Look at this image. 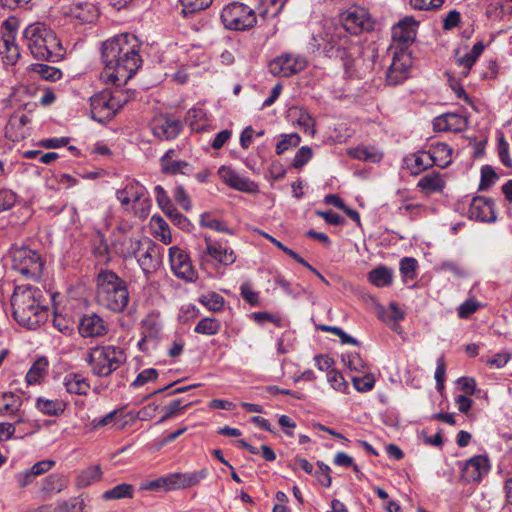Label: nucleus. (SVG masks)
Wrapping results in <instances>:
<instances>
[{"mask_svg": "<svg viewBox=\"0 0 512 512\" xmlns=\"http://www.w3.org/2000/svg\"><path fill=\"white\" fill-rule=\"evenodd\" d=\"M200 225L218 232L232 234L226 223L219 218L213 217L210 213H203L200 216Z\"/></svg>", "mask_w": 512, "mask_h": 512, "instance_id": "nucleus-43", "label": "nucleus"}, {"mask_svg": "<svg viewBox=\"0 0 512 512\" xmlns=\"http://www.w3.org/2000/svg\"><path fill=\"white\" fill-rule=\"evenodd\" d=\"M313 152L312 149L308 146L301 147L292 162V165L294 168L299 169L303 167L311 158H312Z\"/></svg>", "mask_w": 512, "mask_h": 512, "instance_id": "nucleus-60", "label": "nucleus"}, {"mask_svg": "<svg viewBox=\"0 0 512 512\" xmlns=\"http://www.w3.org/2000/svg\"><path fill=\"white\" fill-rule=\"evenodd\" d=\"M417 261L414 258L405 257L400 262V272L405 281L416 277Z\"/></svg>", "mask_w": 512, "mask_h": 512, "instance_id": "nucleus-53", "label": "nucleus"}, {"mask_svg": "<svg viewBox=\"0 0 512 512\" xmlns=\"http://www.w3.org/2000/svg\"><path fill=\"white\" fill-rule=\"evenodd\" d=\"M157 203L161 210L166 216H168L174 224L178 225L182 229H186L189 226L188 219L179 213L173 206L164 188L160 185L154 188Z\"/></svg>", "mask_w": 512, "mask_h": 512, "instance_id": "nucleus-19", "label": "nucleus"}, {"mask_svg": "<svg viewBox=\"0 0 512 512\" xmlns=\"http://www.w3.org/2000/svg\"><path fill=\"white\" fill-rule=\"evenodd\" d=\"M221 322L216 318L206 317L201 319L194 328V332L202 335L213 336L221 330Z\"/></svg>", "mask_w": 512, "mask_h": 512, "instance_id": "nucleus-42", "label": "nucleus"}, {"mask_svg": "<svg viewBox=\"0 0 512 512\" xmlns=\"http://www.w3.org/2000/svg\"><path fill=\"white\" fill-rule=\"evenodd\" d=\"M162 250L163 248L156 243L146 240L143 242L141 251L137 253L135 258L147 278L160 267Z\"/></svg>", "mask_w": 512, "mask_h": 512, "instance_id": "nucleus-12", "label": "nucleus"}, {"mask_svg": "<svg viewBox=\"0 0 512 512\" xmlns=\"http://www.w3.org/2000/svg\"><path fill=\"white\" fill-rule=\"evenodd\" d=\"M162 171L166 174L175 175L178 173L189 175L192 172L191 165L186 161H171L168 164H164Z\"/></svg>", "mask_w": 512, "mask_h": 512, "instance_id": "nucleus-49", "label": "nucleus"}, {"mask_svg": "<svg viewBox=\"0 0 512 512\" xmlns=\"http://www.w3.org/2000/svg\"><path fill=\"white\" fill-rule=\"evenodd\" d=\"M307 61L303 56L283 54L269 63V70L275 76L289 77L303 71Z\"/></svg>", "mask_w": 512, "mask_h": 512, "instance_id": "nucleus-10", "label": "nucleus"}, {"mask_svg": "<svg viewBox=\"0 0 512 512\" xmlns=\"http://www.w3.org/2000/svg\"><path fill=\"white\" fill-rule=\"evenodd\" d=\"M221 20L227 29L245 31L256 25L257 15L249 6L240 2H233L223 8Z\"/></svg>", "mask_w": 512, "mask_h": 512, "instance_id": "nucleus-7", "label": "nucleus"}, {"mask_svg": "<svg viewBox=\"0 0 512 512\" xmlns=\"http://www.w3.org/2000/svg\"><path fill=\"white\" fill-rule=\"evenodd\" d=\"M172 478H173V474H171L167 477L158 478L156 480L150 481L147 484L143 485L142 489H145V490H159V489L174 490L175 484H174V480Z\"/></svg>", "mask_w": 512, "mask_h": 512, "instance_id": "nucleus-50", "label": "nucleus"}, {"mask_svg": "<svg viewBox=\"0 0 512 512\" xmlns=\"http://www.w3.org/2000/svg\"><path fill=\"white\" fill-rule=\"evenodd\" d=\"M131 98L132 94L128 91H123L118 88L111 90L112 108L114 110V114L116 115L120 109H122V107L131 100Z\"/></svg>", "mask_w": 512, "mask_h": 512, "instance_id": "nucleus-47", "label": "nucleus"}, {"mask_svg": "<svg viewBox=\"0 0 512 512\" xmlns=\"http://www.w3.org/2000/svg\"><path fill=\"white\" fill-rule=\"evenodd\" d=\"M207 475V470L202 469L191 473H175L172 479L174 480L175 489H181L197 485L201 480L205 479Z\"/></svg>", "mask_w": 512, "mask_h": 512, "instance_id": "nucleus-31", "label": "nucleus"}, {"mask_svg": "<svg viewBox=\"0 0 512 512\" xmlns=\"http://www.w3.org/2000/svg\"><path fill=\"white\" fill-rule=\"evenodd\" d=\"M204 118L205 113L201 108H192L188 110L185 119L193 130H199L201 127L197 124Z\"/></svg>", "mask_w": 512, "mask_h": 512, "instance_id": "nucleus-63", "label": "nucleus"}, {"mask_svg": "<svg viewBox=\"0 0 512 512\" xmlns=\"http://www.w3.org/2000/svg\"><path fill=\"white\" fill-rule=\"evenodd\" d=\"M163 321L159 312H151L142 320V330L145 339H158L161 337Z\"/></svg>", "mask_w": 512, "mask_h": 512, "instance_id": "nucleus-29", "label": "nucleus"}, {"mask_svg": "<svg viewBox=\"0 0 512 512\" xmlns=\"http://www.w3.org/2000/svg\"><path fill=\"white\" fill-rule=\"evenodd\" d=\"M352 383L357 391L368 392L373 389L375 385V378L373 374L365 372L363 376H353Z\"/></svg>", "mask_w": 512, "mask_h": 512, "instance_id": "nucleus-48", "label": "nucleus"}, {"mask_svg": "<svg viewBox=\"0 0 512 512\" xmlns=\"http://www.w3.org/2000/svg\"><path fill=\"white\" fill-rule=\"evenodd\" d=\"M30 122V118L25 114L14 112L5 126V136L13 142L24 139L29 133L26 125Z\"/></svg>", "mask_w": 512, "mask_h": 512, "instance_id": "nucleus-22", "label": "nucleus"}, {"mask_svg": "<svg viewBox=\"0 0 512 512\" xmlns=\"http://www.w3.org/2000/svg\"><path fill=\"white\" fill-rule=\"evenodd\" d=\"M206 253L214 260L223 265H231L235 262L236 256L232 249L223 247L222 245L212 242L209 237H205Z\"/></svg>", "mask_w": 512, "mask_h": 512, "instance_id": "nucleus-26", "label": "nucleus"}, {"mask_svg": "<svg viewBox=\"0 0 512 512\" xmlns=\"http://www.w3.org/2000/svg\"><path fill=\"white\" fill-rule=\"evenodd\" d=\"M6 31L2 35L0 42V54L6 65H15L20 58V50L16 43V35L13 25L5 22Z\"/></svg>", "mask_w": 512, "mask_h": 512, "instance_id": "nucleus-16", "label": "nucleus"}, {"mask_svg": "<svg viewBox=\"0 0 512 512\" xmlns=\"http://www.w3.org/2000/svg\"><path fill=\"white\" fill-rule=\"evenodd\" d=\"M142 246L143 242L132 234L115 235V239L111 243L112 251L124 259L136 257Z\"/></svg>", "mask_w": 512, "mask_h": 512, "instance_id": "nucleus-17", "label": "nucleus"}, {"mask_svg": "<svg viewBox=\"0 0 512 512\" xmlns=\"http://www.w3.org/2000/svg\"><path fill=\"white\" fill-rule=\"evenodd\" d=\"M480 307V303L474 299H468L464 303H462L458 310L457 314L459 318L466 319L473 313H475Z\"/></svg>", "mask_w": 512, "mask_h": 512, "instance_id": "nucleus-61", "label": "nucleus"}, {"mask_svg": "<svg viewBox=\"0 0 512 512\" xmlns=\"http://www.w3.org/2000/svg\"><path fill=\"white\" fill-rule=\"evenodd\" d=\"M97 301L113 312H123L129 303L126 282L111 270H101L97 276Z\"/></svg>", "mask_w": 512, "mask_h": 512, "instance_id": "nucleus-4", "label": "nucleus"}, {"mask_svg": "<svg viewBox=\"0 0 512 512\" xmlns=\"http://www.w3.org/2000/svg\"><path fill=\"white\" fill-rule=\"evenodd\" d=\"M63 385L71 394L86 395L90 389L87 378L80 373H68L64 376Z\"/></svg>", "mask_w": 512, "mask_h": 512, "instance_id": "nucleus-28", "label": "nucleus"}, {"mask_svg": "<svg viewBox=\"0 0 512 512\" xmlns=\"http://www.w3.org/2000/svg\"><path fill=\"white\" fill-rule=\"evenodd\" d=\"M134 493V487L131 484L122 483L119 484L102 494L104 500H120L124 498H132Z\"/></svg>", "mask_w": 512, "mask_h": 512, "instance_id": "nucleus-39", "label": "nucleus"}, {"mask_svg": "<svg viewBox=\"0 0 512 512\" xmlns=\"http://www.w3.org/2000/svg\"><path fill=\"white\" fill-rule=\"evenodd\" d=\"M23 38L35 59L57 62L64 55L56 33L42 23L28 25L23 31Z\"/></svg>", "mask_w": 512, "mask_h": 512, "instance_id": "nucleus-3", "label": "nucleus"}, {"mask_svg": "<svg viewBox=\"0 0 512 512\" xmlns=\"http://www.w3.org/2000/svg\"><path fill=\"white\" fill-rule=\"evenodd\" d=\"M102 471L100 465H94L81 471L76 479V485L79 488H84L92 483L100 480Z\"/></svg>", "mask_w": 512, "mask_h": 512, "instance_id": "nucleus-36", "label": "nucleus"}, {"mask_svg": "<svg viewBox=\"0 0 512 512\" xmlns=\"http://www.w3.org/2000/svg\"><path fill=\"white\" fill-rule=\"evenodd\" d=\"M22 397L13 392L0 394V415L19 416Z\"/></svg>", "mask_w": 512, "mask_h": 512, "instance_id": "nucleus-30", "label": "nucleus"}, {"mask_svg": "<svg viewBox=\"0 0 512 512\" xmlns=\"http://www.w3.org/2000/svg\"><path fill=\"white\" fill-rule=\"evenodd\" d=\"M86 360L95 376L107 377L126 361V354L119 346L98 345L89 349Z\"/></svg>", "mask_w": 512, "mask_h": 512, "instance_id": "nucleus-5", "label": "nucleus"}, {"mask_svg": "<svg viewBox=\"0 0 512 512\" xmlns=\"http://www.w3.org/2000/svg\"><path fill=\"white\" fill-rule=\"evenodd\" d=\"M327 380L331 384V386L337 391L344 392L345 389L348 387V384L344 380L342 374L336 370L332 369L328 371Z\"/></svg>", "mask_w": 512, "mask_h": 512, "instance_id": "nucleus-62", "label": "nucleus"}, {"mask_svg": "<svg viewBox=\"0 0 512 512\" xmlns=\"http://www.w3.org/2000/svg\"><path fill=\"white\" fill-rule=\"evenodd\" d=\"M347 153L352 158L373 163L380 161L382 158L381 153H379L373 147L368 146L350 148Z\"/></svg>", "mask_w": 512, "mask_h": 512, "instance_id": "nucleus-34", "label": "nucleus"}, {"mask_svg": "<svg viewBox=\"0 0 512 512\" xmlns=\"http://www.w3.org/2000/svg\"><path fill=\"white\" fill-rule=\"evenodd\" d=\"M37 408L47 415H59L64 411L63 404L58 400H50L39 397L36 401Z\"/></svg>", "mask_w": 512, "mask_h": 512, "instance_id": "nucleus-45", "label": "nucleus"}, {"mask_svg": "<svg viewBox=\"0 0 512 512\" xmlns=\"http://www.w3.org/2000/svg\"><path fill=\"white\" fill-rule=\"evenodd\" d=\"M217 174L220 179L232 189L246 193L257 191V185L253 181L249 180L247 177L241 176L231 167L221 166Z\"/></svg>", "mask_w": 512, "mask_h": 512, "instance_id": "nucleus-18", "label": "nucleus"}, {"mask_svg": "<svg viewBox=\"0 0 512 512\" xmlns=\"http://www.w3.org/2000/svg\"><path fill=\"white\" fill-rule=\"evenodd\" d=\"M411 64V55L406 49L398 50L397 48H394L392 63L390 64L386 74L387 83L395 86L406 80L409 75Z\"/></svg>", "mask_w": 512, "mask_h": 512, "instance_id": "nucleus-9", "label": "nucleus"}, {"mask_svg": "<svg viewBox=\"0 0 512 512\" xmlns=\"http://www.w3.org/2000/svg\"><path fill=\"white\" fill-rule=\"evenodd\" d=\"M212 4V0H180L178 8L180 14L187 18L201 12Z\"/></svg>", "mask_w": 512, "mask_h": 512, "instance_id": "nucleus-32", "label": "nucleus"}, {"mask_svg": "<svg viewBox=\"0 0 512 512\" xmlns=\"http://www.w3.org/2000/svg\"><path fill=\"white\" fill-rule=\"evenodd\" d=\"M47 368H48L47 359L44 357L38 358L33 363V365L31 366V368L29 369V371L26 374L27 383L34 384V383L39 382L40 379H42L45 376V374L47 372Z\"/></svg>", "mask_w": 512, "mask_h": 512, "instance_id": "nucleus-40", "label": "nucleus"}, {"mask_svg": "<svg viewBox=\"0 0 512 512\" xmlns=\"http://www.w3.org/2000/svg\"><path fill=\"white\" fill-rule=\"evenodd\" d=\"M490 465L487 457L477 455L467 460L461 466V479L464 482H480L484 475L489 472Z\"/></svg>", "mask_w": 512, "mask_h": 512, "instance_id": "nucleus-15", "label": "nucleus"}, {"mask_svg": "<svg viewBox=\"0 0 512 512\" xmlns=\"http://www.w3.org/2000/svg\"><path fill=\"white\" fill-rule=\"evenodd\" d=\"M66 487L65 478L60 474H50L42 482L41 491L45 494H53L62 491Z\"/></svg>", "mask_w": 512, "mask_h": 512, "instance_id": "nucleus-38", "label": "nucleus"}, {"mask_svg": "<svg viewBox=\"0 0 512 512\" xmlns=\"http://www.w3.org/2000/svg\"><path fill=\"white\" fill-rule=\"evenodd\" d=\"M42 291L32 286H17L11 297L14 319L22 326L35 329L46 318L41 302Z\"/></svg>", "mask_w": 512, "mask_h": 512, "instance_id": "nucleus-2", "label": "nucleus"}, {"mask_svg": "<svg viewBox=\"0 0 512 512\" xmlns=\"http://www.w3.org/2000/svg\"><path fill=\"white\" fill-rule=\"evenodd\" d=\"M34 72L38 73L43 79L48 81H56L62 77V72L58 68L48 66L46 64H34L32 66Z\"/></svg>", "mask_w": 512, "mask_h": 512, "instance_id": "nucleus-46", "label": "nucleus"}, {"mask_svg": "<svg viewBox=\"0 0 512 512\" xmlns=\"http://www.w3.org/2000/svg\"><path fill=\"white\" fill-rule=\"evenodd\" d=\"M169 261L172 271L178 278L185 281H193L195 279V270L184 250L177 246L170 247Z\"/></svg>", "mask_w": 512, "mask_h": 512, "instance_id": "nucleus-13", "label": "nucleus"}, {"mask_svg": "<svg viewBox=\"0 0 512 512\" xmlns=\"http://www.w3.org/2000/svg\"><path fill=\"white\" fill-rule=\"evenodd\" d=\"M417 187L427 195L441 193L445 187V179L441 173L432 171L420 178Z\"/></svg>", "mask_w": 512, "mask_h": 512, "instance_id": "nucleus-27", "label": "nucleus"}, {"mask_svg": "<svg viewBox=\"0 0 512 512\" xmlns=\"http://www.w3.org/2000/svg\"><path fill=\"white\" fill-rule=\"evenodd\" d=\"M342 22L345 30L354 35L369 32L374 28V21L368 11L360 7L348 10L343 16Z\"/></svg>", "mask_w": 512, "mask_h": 512, "instance_id": "nucleus-11", "label": "nucleus"}, {"mask_svg": "<svg viewBox=\"0 0 512 512\" xmlns=\"http://www.w3.org/2000/svg\"><path fill=\"white\" fill-rule=\"evenodd\" d=\"M498 156L502 162L503 165L506 167L511 168L512 167V159L509 155V144L505 140L504 136L501 135L498 139Z\"/></svg>", "mask_w": 512, "mask_h": 512, "instance_id": "nucleus-58", "label": "nucleus"}, {"mask_svg": "<svg viewBox=\"0 0 512 512\" xmlns=\"http://www.w3.org/2000/svg\"><path fill=\"white\" fill-rule=\"evenodd\" d=\"M452 149L446 143H439L430 154L438 156V166L445 167L450 163Z\"/></svg>", "mask_w": 512, "mask_h": 512, "instance_id": "nucleus-54", "label": "nucleus"}, {"mask_svg": "<svg viewBox=\"0 0 512 512\" xmlns=\"http://www.w3.org/2000/svg\"><path fill=\"white\" fill-rule=\"evenodd\" d=\"M419 24L420 21L416 20L413 16H405L403 19L393 25V46H391L390 50H392L394 46L397 49L407 50V47L411 45L416 39Z\"/></svg>", "mask_w": 512, "mask_h": 512, "instance_id": "nucleus-8", "label": "nucleus"}, {"mask_svg": "<svg viewBox=\"0 0 512 512\" xmlns=\"http://www.w3.org/2000/svg\"><path fill=\"white\" fill-rule=\"evenodd\" d=\"M342 360L350 370L365 373L366 363L358 353L345 354Z\"/></svg>", "mask_w": 512, "mask_h": 512, "instance_id": "nucleus-52", "label": "nucleus"}, {"mask_svg": "<svg viewBox=\"0 0 512 512\" xmlns=\"http://www.w3.org/2000/svg\"><path fill=\"white\" fill-rule=\"evenodd\" d=\"M17 196L12 190H0V212L10 209L14 206Z\"/></svg>", "mask_w": 512, "mask_h": 512, "instance_id": "nucleus-64", "label": "nucleus"}, {"mask_svg": "<svg viewBox=\"0 0 512 512\" xmlns=\"http://www.w3.org/2000/svg\"><path fill=\"white\" fill-rule=\"evenodd\" d=\"M242 298L252 306L259 304V293L255 291L249 282H245L240 287Z\"/></svg>", "mask_w": 512, "mask_h": 512, "instance_id": "nucleus-59", "label": "nucleus"}, {"mask_svg": "<svg viewBox=\"0 0 512 512\" xmlns=\"http://www.w3.org/2000/svg\"><path fill=\"white\" fill-rule=\"evenodd\" d=\"M438 164V156L430 154V152H419L414 156V164L412 166V173L418 174L423 170Z\"/></svg>", "mask_w": 512, "mask_h": 512, "instance_id": "nucleus-37", "label": "nucleus"}, {"mask_svg": "<svg viewBox=\"0 0 512 512\" xmlns=\"http://www.w3.org/2000/svg\"><path fill=\"white\" fill-rule=\"evenodd\" d=\"M73 14L84 22H93L98 17V9L93 3L78 2L73 8Z\"/></svg>", "mask_w": 512, "mask_h": 512, "instance_id": "nucleus-35", "label": "nucleus"}, {"mask_svg": "<svg viewBox=\"0 0 512 512\" xmlns=\"http://www.w3.org/2000/svg\"><path fill=\"white\" fill-rule=\"evenodd\" d=\"M465 127V118L456 113H445L433 120V128L437 132H459Z\"/></svg>", "mask_w": 512, "mask_h": 512, "instance_id": "nucleus-24", "label": "nucleus"}, {"mask_svg": "<svg viewBox=\"0 0 512 512\" xmlns=\"http://www.w3.org/2000/svg\"><path fill=\"white\" fill-rule=\"evenodd\" d=\"M469 217L481 222H494L496 220L493 202L485 197H474L468 210Z\"/></svg>", "mask_w": 512, "mask_h": 512, "instance_id": "nucleus-21", "label": "nucleus"}, {"mask_svg": "<svg viewBox=\"0 0 512 512\" xmlns=\"http://www.w3.org/2000/svg\"><path fill=\"white\" fill-rule=\"evenodd\" d=\"M368 279L377 287L388 286L392 283V272L387 267L381 266L370 271Z\"/></svg>", "mask_w": 512, "mask_h": 512, "instance_id": "nucleus-41", "label": "nucleus"}, {"mask_svg": "<svg viewBox=\"0 0 512 512\" xmlns=\"http://www.w3.org/2000/svg\"><path fill=\"white\" fill-rule=\"evenodd\" d=\"M92 118L100 123L111 120L115 114L112 108L111 90L105 89L90 98Z\"/></svg>", "mask_w": 512, "mask_h": 512, "instance_id": "nucleus-14", "label": "nucleus"}, {"mask_svg": "<svg viewBox=\"0 0 512 512\" xmlns=\"http://www.w3.org/2000/svg\"><path fill=\"white\" fill-rule=\"evenodd\" d=\"M12 268L27 279L39 280L44 261L40 254L28 247H18L11 251Z\"/></svg>", "mask_w": 512, "mask_h": 512, "instance_id": "nucleus-6", "label": "nucleus"}, {"mask_svg": "<svg viewBox=\"0 0 512 512\" xmlns=\"http://www.w3.org/2000/svg\"><path fill=\"white\" fill-rule=\"evenodd\" d=\"M86 504L81 498H73L58 506L57 512H86Z\"/></svg>", "mask_w": 512, "mask_h": 512, "instance_id": "nucleus-56", "label": "nucleus"}, {"mask_svg": "<svg viewBox=\"0 0 512 512\" xmlns=\"http://www.w3.org/2000/svg\"><path fill=\"white\" fill-rule=\"evenodd\" d=\"M140 47L138 38L129 33L106 40L102 45L103 80L116 86L126 84L142 64Z\"/></svg>", "mask_w": 512, "mask_h": 512, "instance_id": "nucleus-1", "label": "nucleus"}, {"mask_svg": "<svg viewBox=\"0 0 512 512\" xmlns=\"http://www.w3.org/2000/svg\"><path fill=\"white\" fill-rule=\"evenodd\" d=\"M78 330L82 337H101L107 334L108 326L103 318L93 313L81 318Z\"/></svg>", "mask_w": 512, "mask_h": 512, "instance_id": "nucleus-20", "label": "nucleus"}, {"mask_svg": "<svg viewBox=\"0 0 512 512\" xmlns=\"http://www.w3.org/2000/svg\"><path fill=\"white\" fill-rule=\"evenodd\" d=\"M287 0H264L258 9V16L263 20L278 16Z\"/></svg>", "mask_w": 512, "mask_h": 512, "instance_id": "nucleus-33", "label": "nucleus"}, {"mask_svg": "<svg viewBox=\"0 0 512 512\" xmlns=\"http://www.w3.org/2000/svg\"><path fill=\"white\" fill-rule=\"evenodd\" d=\"M117 199L123 206H127L130 203L136 205L140 203L143 205L147 202V198L144 197V187L138 183H129L124 189L117 192ZM135 209V206H133Z\"/></svg>", "mask_w": 512, "mask_h": 512, "instance_id": "nucleus-25", "label": "nucleus"}, {"mask_svg": "<svg viewBox=\"0 0 512 512\" xmlns=\"http://www.w3.org/2000/svg\"><path fill=\"white\" fill-rule=\"evenodd\" d=\"M198 301L205 306L208 310L213 312H219L224 307V298L216 293V292H210L204 295H201L198 299Z\"/></svg>", "mask_w": 512, "mask_h": 512, "instance_id": "nucleus-44", "label": "nucleus"}, {"mask_svg": "<svg viewBox=\"0 0 512 512\" xmlns=\"http://www.w3.org/2000/svg\"><path fill=\"white\" fill-rule=\"evenodd\" d=\"M158 377V371L153 368H148L140 372L136 379L132 382L133 387H141L148 382L155 381Z\"/></svg>", "mask_w": 512, "mask_h": 512, "instance_id": "nucleus-57", "label": "nucleus"}, {"mask_svg": "<svg viewBox=\"0 0 512 512\" xmlns=\"http://www.w3.org/2000/svg\"><path fill=\"white\" fill-rule=\"evenodd\" d=\"M182 125L179 120L173 117H162L156 119L153 123V134L165 140H171L180 133Z\"/></svg>", "mask_w": 512, "mask_h": 512, "instance_id": "nucleus-23", "label": "nucleus"}, {"mask_svg": "<svg viewBox=\"0 0 512 512\" xmlns=\"http://www.w3.org/2000/svg\"><path fill=\"white\" fill-rule=\"evenodd\" d=\"M301 141L300 136L297 133L282 135V140L276 145V153L278 155L283 154L291 146H297Z\"/></svg>", "mask_w": 512, "mask_h": 512, "instance_id": "nucleus-55", "label": "nucleus"}, {"mask_svg": "<svg viewBox=\"0 0 512 512\" xmlns=\"http://www.w3.org/2000/svg\"><path fill=\"white\" fill-rule=\"evenodd\" d=\"M498 179L496 172L492 167L486 165L481 168V180L479 183V190L484 191L489 189Z\"/></svg>", "mask_w": 512, "mask_h": 512, "instance_id": "nucleus-51", "label": "nucleus"}]
</instances>
